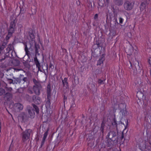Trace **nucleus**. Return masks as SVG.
Wrapping results in <instances>:
<instances>
[{
    "instance_id": "22",
    "label": "nucleus",
    "mask_w": 151,
    "mask_h": 151,
    "mask_svg": "<svg viewBox=\"0 0 151 151\" xmlns=\"http://www.w3.org/2000/svg\"><path fill=\"white\" fill-rule=\"evenodd\" d=\"M31 11L32 12V14H34L36 13V9H32Z\"/></svg>"
},
{
    "instance_id": "27",
    "label": "nucleus",
    "mask_w": 151,
    "mask_h": 151,
    "mask_svg": "<svg viewBox=\"0 0 151 151\" xmlns=\"http://www.w3.org/2000/svg\"><path fill=\"white\" fill-rule=\"evenodd\" d=\"M99 83L100 84H102L103 83V81L101 80H99Z\"/></svg>"
},
{
    "instance_id": "20",
    "label": "nucleus",
    "mask_w": 151,
    "mask_h": 151,
    "mask_svg": "<svg viewBox=\"0 0 151 151\" xmlns=\"http://www.w3.org/2000/svg\"><path fill=\"white\" fill-rule=\"evenodd\" d=\"M11 94L9 93H7L6 94L5 97H6L7 99H9L11 97Z\"/></svg>"
},
{
    "instance_id": "15",
    "label": "nucleus",
    "mask_w": 151,
    "mask_h": 151,
    "mask_svg": "<svg viewBox=\"0 0 151 151\" xmlns=\"http://www.w3.org/2000/svg\"><path fill=\"white\" fill-rule=\"evenodd\" d=\"M48 131H46L44 134V136L42 138V142H44L45 139H46L47 135H48Z\"/></svg>"
},
{
    "instance_id": "30",
    "label": "nucleus",
    "mask_w": 151,
    "mask_h": 151,
    "mask_svg": "<svg viewBox=\"0 0 151 151\" xmlns=\"http://www.w3.org/2000/svg\"><path fill=\"white\" fill-rule=\"evenodd\" d=\"M52 67L53 68V66L52 65L51 63H50L49 65V67L50 68H52Z\"/></svg>"
},
{
    "instance_id": "23",
    "label": "nucleus",
    "mask_w": 151,
    "mask_h": 151,
    "mask_svg": "<svg viewBox=\"0 0 151 151\" xmlns=\"http://www.w3.org/2000/svg\"><path fill=\"white\" fill-rule=\"evenodd\" d=\"M119 23L121 24L124 21V19L121 17H120L119 18Z\"/></svg>"
},
{
    "instance_id": "11",
    "label": "nucleus",
    "mask_w": 151,
    "mask_h": 151,
    "mask_svg": "<svg viewBox=\"0 0 151 151\" xmlns=\"http://www.w3.org/2000/svg\"><path fill=\"white\" fill-rule=\"evenodd\" d=\"M146 4L144 2L142 3L140 6V10L141 11L146 12Z\"/></svg>"
},
{
    "instance_id": "6",
    "label": "nucleus",
    "mask_w": 151,
    "mask_h": 151,
    "mask_svg": "<svg viewBox=\"0 0 151 151\" xmlns=\"http://www.w3.org/2000/svg\"><path fill=\"white\" fill-rule=\"evenodd\" d=\"M125 50L128 55H131L133 52V47L131 45H130L129 47L127 48Z\"/></svg>"
},
{
    "instance_id": "25",
    "label": "nucleus",
    "mask_w": 151,
    "mask_h": 151,
    "mask_svg": "<svg viewBox=\"0 0 151 151\" xmlns=\"http://www.w3.org/2000/svg\"><path fill=\"white\" fill-rule=\"evenodd\" d=\"M148 61L150 66H151V57L150 58L148 59Z\"/></svg>"
},
{
    "instance_id": "18",
    "label": "nucleus",
    "mask_w": 151,
    "mask_h": 151,
    "mask_svg": "<svg viewBox=\"0 0 151 151\" xmlns=\"http://www.w3.org/2000/svg\"><path fill=\"white\" fill-rule=\"evenodd\" d=\"M50 99L48 100V101L46 102L45 104L46 108L47 109L49 108L50 107Z\"/></svg>"
},
{
    "instance_id": "32",
    "label": "nucleus",
    "mask_w": 151,
    "mask_h": 151,
    "mask_svg": "<svg viewBox=\"0 0 151 151\" xmlns=\"http://www.w3.org/2000/svg\"><path fill=\"white\" fill-rule=\"evenodd\" d=\"M123 105L124 107H126V105L124 104H120L119 106H122Z\"/></svg>"
},
{
    "instance_id": "10",
    "label": "nucleus",
    "mask_w": 151,
    "mask_h": 151,
    "mask_svg": "<svg viewBox=\"0 0 151 151\" xmlns=\"http://www.w3.org/2000/svg\"><path fill=\"white\" fill-rule=\"evenodd\" d=\"M116 135V133L114 131H111L108 133L107 135V137L110 139H111L113 137H115Z\"/></svg>"
},
{
    "instance_id": "17",
    "label": "nucleus",
    "mask_w": 151,
    "mask_h": 151,
    "mask_svg": "<svg viewBox=\"0 0 151 151\" xmlns=\"http://www.w3.org/2000/svg\"><path fill=\"white\" fill-rule=\"evenodd\" d=\"M51 90L50 88L48 89L47 91V98L49 100L50 99V98L51 96Z\"/></svg>"
},
{
    "instance_id": "39",
    "label": "nucleus",
    "mask_w": 151,
    "mask_h": 151,
    "mask_svg": "<svg viewBox=\"0 0 151 151\" xmlns=\"http://www.w3.org/2000/svg\"><path fill=\"white\" fill-rule=\"evenodd\" d=\"M142 95V96H143V94L141 93H140Z\"/></svg>"
},
{
    "instance_id": "1",
    "label": "nucleus",
    "mask_w": 151,
    "mask_h": 151,
    "mask_svg": "<svg viewBox=\"0 0 151 151\" xmlns=\"http://www.w3.org/2000/svg\"><path fill=\"white\" fill-rule=\"evenodd\" d=\"M15 22L14 21L10 23L9 28L8 30V34L6 37V40L9 39L14 32L15 30Z\"/></svg>"
},
{
    "instance_id": "29",
    "label": "nucleus",
    "mask_w": 151,
    "mask_h": 151,
    "mask_svg": "<svg viewBox=\"0 0 151 151\" xmlns=\"http://www.w3.org/2000/svg\"><path fill=\"white\" fill-rule=\"evenodd\" d=\"M98 15L97 14H95V16H94V19H96L97 18H98Z\"/></svg>"
},
{
    "instance_id": "9",
    "label": "nucleus",
    "mask_w": 151,
    "mask_h": 151,
    "mask_svg": "<svg viewBox=\"0 0 151 151\" xmlns=\"http://www.w3.org/2000/svg\"><path fill=\"white\" fill-rule=\"evenodd\" d=\"M105 60V57L104 55H102L99 59L97 62V65H100L103 63L104 61Z\"/></svg>"
},
{
    "instance_id": "28",
    "label": "nucleus",
    "mask_w": 151,
    "mask_h": 151,
    "mask_svg": "<svg viewBox=\"0 0 151 151\" xmlns=\"http://www.w3.org/2000/svg\"><path fill=\"white\" fill-rule=\"evenodd\" d=\"M115 106H114V109H116L117 108L119 107V106L118 105H117V104H116V105H115Z\"/></svg>"
},
{
    "instance_id": "7",
    "label": "nucleus",
    "mask_w": 151,
    "mask_h": 151,
    "mask_svg": "<svg viewBox=\"0 0 151 151\" xmlns=\"http://www.w3.org/2000/svg\"><path fill=\"white\" fill-rule=\"evenodd\" d=\"M42 86L39 87L38 86H34L33 87V90L35 92V93L37 95H39L40 94V90Z\"/></svg>"
},
{
    "instance_id": "12",
    "label": "nucleus",
    "mask_w": 151,
    "mask_h": 151,
    "mask_svg": "<svg viewBox=\"0 0 151 151\" xmlns=\"http://www.w3.org/2000/svg\"><path fill=\"white\" fill-rule=\"evenodd\" d=\"M62 82L63 86L65 87L66 88H68V84L67 82V79L66 78H65L62 80Z\"/></svg>"
},
{
    "instance_id": "36",
    "label": "nucleus",
    "mask_w": 151,
    "mask_h": 151,
    "mask_svg": "<svg viewBox=\"0 0 151 151\" xmlns=\"http://www.w3.org/2000/svg\"><path fill=\"white\" fill-rule=\"evenodd\" d=\"M26 79H27V78H24L23 79V80L24 81H25V80H26Z\"/></svg>"
},
{
    "instance_id": "26",
    "label": "nucleus",
    "mask_w": 151,
    "mask_h": 151,
    "mask_svg": "<svg viewBox=\"0 0 151 151\" xmlns=\"http://www.w3.org/2000/svg\"><path fill=\"white\" fill-rule=\"evenodd\" d=\"M24 46H25V51H26L27 50V45L26 44H24Z\"/></svg>"
},
{
    "instance_id": "37",
    "label": "nucleus",
    "mask_w": 151,
    "mask_h": 151,
    "mask_svg": "<svg viewBox=\"0 0 151 151\" xmlns=\"http://www.w3.org/2000/svg\"><path fill=\"white\" fill-rule=\"evenodd\" d=\"M1 122H0V132H1Z\"/></svg>"
},
{
    "instance_id": "31",
    "label": "nucleus",
    "mask_w": 151,
    "mask_h": 151,
    "mask_svg": "<svg viewBox=\"0 0 151 151\" xmlns=\"http://www.w3.org/2000/svg\"><path fill=\"white\" fill-rule=\"evenodd\" d=\"M2 30H3V29H0V34H1V35L2 34Z\"/></svg>"
},
{
    "instance_id": "2",
    "label": "nucleus",
    "mask_w": 151,
    "mask_h": 151,
    "mask_svg": "<svg viewBox=\"0 0 151 151\" xmlns=\"http://www.w3.org/2000/svg\"><path fill=\"white\" fill-rule=\"evenodd\" d=\"M33 106L35 110L33 109L32 107H29L28 108L29 114L30 116V117L32 118H33L35 117V111H36L37 113L39 112V109L37 106L35 104H33Z\"/></svg>"
},
{
    "instance_id": "24",
    "label": "nucleus",
    "mask_w": 151,
    "mask_h": 151,
    "mask_svg": "<svg viewBox=\"0 0 151 151\" xmlns=\"http://www.w3.org/2000/svg\"><path fill=\"white\" fill-rule=\"evenodd\" d=\"M30 36L31 38V39L33 41L35 37L34 35L33 34H31L30 35Z\"/></svg>"
},
{
    "instance_id": "5",
    "label": "nucleus",
    "mask_w": 151,
    "mask_h": 151,
    "mask_svg": "<svg viewBox=\"0 0 151 151\" xmlns=\"http://www.w3.org/2000/svg\"><path fill=\"white\" fill-rule=\"evenodd\" d=\"M133 4L129 1H126L124 4V7L127 10H130L132 9Z\"/></svg>"
},
{
    "instance_id": "33",
    "label": "nucleus",
    "mask_w": 151,
    "mask_h": 151,
    "mask_svg": "<svg viewBox=\"0 0 151 151\" xmlns=\"http://www.w3.org/2000/svg\"><path fill=\"white\" fill-rule=\"evenodd\" d=\"M129 63L130 64V66L132 67V63L131 62V61H129Z\"/></svg>"
},
{
    "instance_id": "34",
    "label": "nucleus",
    "mask_w": 151,
    "mask_h": 151,
    "mask_svg": "<svg viewBox=\"0 0 151 151\" xmlns=\"http://www.w3.org/2000/svg\"><path fill=\"white\" fill-rule=\"evenodd\" d=\"M29 93H32V91H29Z\"/></svg>"
},
{
    "instance_id": "21",
    "label": "nucleus",
    "mask_w": 151,
    "mask_h": 151,
    "mask_svg": "<svg viewBox=\"0 0 151 151\" xmlns=\"http://www.w3.org/2000/svg\"><path fill=\"white\" fill-rule=\"evenodd\" d=\"M5 93V90L2 88H0V95H1Z\"/></svg>"
},
{
    "instance_id": "19",
    "label": "nucleus",
    "mask_w": 151,
    "mask_h": 151,
    "mask_svg": "<svg viewBox=\"0 0 151 151\" xmlns=\"http://www.w3.org/2000/svg\"><path fill=\"white\" fill-rule=\"evenodd\" d=\"M35 65L38 68V70H40V65L39 62L38 60H37L35 62Z\"/></svg>"
},
{
    "instance_id": "14",
    "label": "nucleus",
    "mask_w": 151,
    "mask_h": 151,
    "mask_svg": "<svg viewBox=\"0 0 151 151\" xmlns=\"http://www.w3.org/2000/svg\"><path fill=\"white\" fill-rule=\"evenodd\" d=\"M33 81L35 84L34 86H38L39 87H41V84L40 83L37 81L35 79H33Z\"/></svg>"
},
{
    "instance_id": "16",
    "label": "nucleus",
    "mask_w": 151,
    "mask_h": 151,
    "mask_svg": "<svg viewBox=\"0 0 151 151\" xmlns=\"http://www.w3.org/2000/svg\"><path fill=\"white\" fill-rule=\"evenodd\" d=\"M35 99H36L35 100V102L36 104H39L41 101L40 98L39 97H37L35 98Z\"/></svg>"
},
{
    "instance_id": "35",
    "label": "nucleus",
    "mask_w": 151,
    "mask_h": 151,
    "mask_svg": "<svg viewBox=\"0 0 151 151\" xmlns=\"http://www.w3.org/2000/svg\"><path fill=\"white\" fill-rule=\"evenodd\" d=\"M101 128H102V129H103V124H102L101 126ZM103 129H102V130Z\"/></svg>"
},
{
    "instance_id": "4",
    "label": "nucleus",
    "mask_w": 151,
    "mask_h": 151,
    "mask_svg": "<svg viewBox=\"0 0 151 151\" xmlns=\"http://www.w3.org/2000/svg\"><path fill=\"white\" fill-rule=\"evenodd\" d=\"M147 142L145 141H142L138 143L139 148L142 150H143L145 149L150 150L151 148V146H146V143Z\"/></svg>"
},
{
    "instance_id": "38",
    "label": "nucleus",
    "mask_w": 151,
    "mask_h": 151,
    "mask_svg": "<svg viewBox=\"0 0 151 151\" xmlns=\"http://www.w3.org/2000/svg\"><path fill=\"white\" fill-rule=\"evenodd\" d=\"M125 122H126V123H127H127H128V120H126L125 121Z\"/></svg>"
},
{
    "instance_id": "40",
    "label": "nucleus",
    "mask_w": 151,
    "mask_h": 151,
    "mask_svg": "<svg viewBox=\"0 0 151 151\" xmlns=\"http://www.w3.org/2000/svg\"><path fill=\"white\" fill-rule=\"evenodd\" d=\"M115 124H117V123L116 122H115Z\"/></svg>"
},
{
    "instance_id": "3",
    "label": "nucleus",
    "mask_w": 151,
    "mask_h": 151,
    "mask_svg": "<svg viewBox=\"0 0 151 151\" xmlns=\"http://www.w3.org/2000/svg\"><path fill=\"white\" fill-rule=\"evenodd\" d=\"M31 131L30 129H27L22 133V139L24 142L28 140L30 136Z\"/></svg>"
},
{
    "instance_id": "8",
    "label": "nucleus",
    "mask_w": 151,
    "mask_h": 151,
    "mask_svg": "<svg viewBox=\"0 0 151 151\" xmlns=\"http://www.w3.org/2000/svg\"><path fill=\"white\" fill-rule=\"evenodd\" d=\"M14 107L16 110L18 111L22 110L23 107L22 104L20 103H17L14 104Z\"/></svg>"
},
{
    "instance_id": "13",
    "label": "nucleus",
    "mask_w": 151,
    "mask_h": 151,
    "mask_svg": "<svg viewBox=\"0 0 151 151\" xmlns=\"http://www.w3.org/2000/svg\"><path fill=\"white\" fill-rule=\"evenodd\" d=\"M120 115H122V117L123 116L126 115L127 114V112L126 109H124L121 110L120 112Z\"/></svg>"
}]
</instances>
